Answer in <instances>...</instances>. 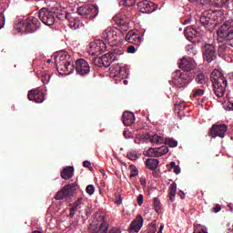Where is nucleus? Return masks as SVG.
<instances>
[{"instance_id":"1","label":"nucleus","mask_w":233,"mask_h":233,"mask_svg":"<svg viewBox=\"0 0 233 233\" xmlns=\"http://www.w3.org/2000/svg\"><path fill=\"white\" fill-rule=\"evenodd\" d=\"M223 43L218 46V54L219 57H225L228 52V46L233 48V18L226 20L217 31Z\"/></svg>"},{"instance_id":"2","label":"nucleus","mask_w":233,"mask_h":233,"mask_svg":"<svg viewBox=\"0 0 233 233\" xmlns=\"http://www.w3.org/2000/svg\"><path fill=\"white\" fill-rule=\"evenodd\" d=\"M225 20V11L223 10H207L204 11L199 18L200 25L208 30H212L218 23H223Z\"/></svg>"},{"instance_id":"3","label":"nucleus","mask_w":233,"mask_h":233,"mask_svg":"<svg viewBox=\"0 0 233 233\" xmlns=\"http://www.w3.org/2000/svg\"><path fill=\"white\" fill-rule=\"evenodd\" d=\"M210 80L215 96L218 98L223 97L225 92H227V78L223 76V74L219 70L215 69L211 72Z\"/></svg>"},{"instance_id":"4","label":"nucleus","mask_w":233,"mask_h":233,"mask_svg":"<svg viewBox=\"0 0 233 233\" xmlns=\"http://www.w3.org/2000/svg\"><path fill=\"white\" fill-rule=\"evenodd\" d=\"M121 35H123V32L119 29L114 27H107L103 31L101 35V38L105 40L106 43H108L111 46H114L121 41Z\"/></svg>"},{"instance_id":"5","label":"nucleus","mask_w":233,"mask_h":233,"mask_svg":"<svg viewBox=\"0 0 233 233\" xmlns=\"http://www.w3.org/2000/svg\"><path fill=\"white\" fill-rule=\"evenodd\" d=\"M172 77L177 88H187L188 84L192 83L195 76L188 73H182L180 70H177L172 74Z\"/></svg>"},{"instance_id":"6","label":"nucleus","mask_w":233,"mask_h":233,"mask_svg":"<svg viewBox=\"0 0 233 233\" xmlns=\"http://www.w3.org/2000/svg\"><path fill=\"white\" fill-rule=\"evenodd\" d=\"M202 57L206 63H212L218 59V51L216 50V45L204 44L201 46Z\"/></svg>"},{"instance_id":"7","label":"nucleus","mask_w":233,"mask_h":233,"mask_svg":"<svg viewBox=\"0 0 233 233\" xmlns=\"http://www.w3.org/2000/svg\"><path fill=\"white\" fill-rule=\"evenodd\" d=\"M77 14L85 19H94L99 14V9L96 5L86 4L77 8Z\"/></svg>"},{"instance_id":"8","label":"nucleus","mask_w":233,"mask_h":233,"mask_svg":"<svg viewBox=\"0 0 233 233\" xmlns=\"http://www.w3.org/2000/svg\"><path fill=\"white\" fill-rule=\"evenodd\" d=\"M40 21L46 26H52L56 23V14L46 7H43L38 12Z\"/></svg>"},{"instance_id":"9","label":"nucleus","mask_w":233,"mask_h":233,"mask_svg":"<svg viewBox=\"0 0 233 233\" xmlns=\"http://www.w3.org/2000/svg\"><path fill=\"white\" fill-rule=\"evenodd\" d=\"M77 183H71L66 186H64L55 196V199L57 201H61V199H65V198H69L70 196H74L76 191L77 190Z\"/></svg>"},{"instance_id":"10","label":"nucleus","mask_w":233,"mask_h":233,"mask_svg":"<svg viewBox=\"0 0 233 233\" xmlns=\"http://www.w3.org/2000/svg\"><path fill=\"white\" fill-rule=\"evenodd\" d=\"M89 54L91 56H101L104 52H106V44L103 40H96L89 44Z\"/></svg>"},{"instance_id":"11","label":"nucleus","mask_w":233,"mask_h":233,"mask_svg":"<svg viewBox=\"0 0 233 233\" xmlns=\"http://www.w3.org/2000/svg\"><path fill=\"white\" fill-rule=\"evenodd\" d=\"M179 68L184 71L185 74H189V76H194L192 70L196 68V60L192 57H183L179 63Z\"/></svg>"},{"instance_id":"12","label":"nucleus","mask_w":233,"mask_h":233,"mask_svg":"<svg viewBox=\"0 0 233 233\" xmlns=\"http://www.w3.org/2000/svg\"><path fill=\"white\" fill-rule=\"evenodd\" d=\"M227 130H228V127L225 124H215L211 127L208 132V136H211V137H225V134L227 133Z\"/></svg>"},{"instance_id":"13","label":"nucleus","mask_w":233,"mask_h":233,"mask_svg":"<svg viewBox=\"0 0 233 233\" xmlns=\"http://www.w3.org/2000/svg\"><path fill=\"white\" fill-rule=\"evenodd\" d=\"M137 8L142 14H152L157 10V5L148 0H143L137 4Z\"/></svg>"},{"instance_id":"14","label":"nucleus","mask_w":233,"mask_h":233,"mask_svg":"<svg viewBox=\"0 0 233 233\" xmlns=\"http://www.w3.org/2000/svg\"><path fill=\"white\" fill-rule=\"evenodd\" d=\"M76 72L78 76H88L90 74V65L84 58L76 61Z\"/></svg>"},{"instance_id":"15","label":"nucleus","mask_w":233,"mask_h":233,"mask_svg":"<svg viewBox=\"0 0 233 233\" xmlns=\"http://www.w3.org/2000/svg\"><path fill=\"white\" fill-rule=\"evenodd\" d=\"M40 26L41 22H39L36 17L30 16L25 19V32H27V34H34V32H36Z\"/></svg>"},{"instance_id":"16","label":"nucleus","mask_w":233,"mask_h":233,"mask_svg":"<svg viewBox=\"0 0 233 233\" xmlns=\"http://www.w3.org/2000/svg\"><path fill=\"white\" fill-rule=\"evenodd\" d=\"M27 97L29 101H35V103H43V101H45V93L39 89H32L28 92Z\"/></svg>"},{"instance_id":"17","label":"nucleus","mask_w":233,"mask_h":233,"mask_svg":"<svg viewBox=\"0 0 233 233\" xmlns=\"http://www.w3.org/2000/svg\"><path fill=\"white\" fill-rule=\"evenodd\" d=\"M89 230L91 233H106L108 232V223L106 221H103L99 224H90Z\"/></svg>"},{"instance_id":"18","label":"nucleus","mask_w":233,"mask_h":233,"mask_svg":"<svg viewBox=\"0 0 233 233\" xmlns=\"http://www.w3.org/2000/svg\"><path fill=\"white\" fill-rule=\"evenodd\" d=\"M143 227V217L141 215H137V218L131 222L128 230L129 232L137 233L141 230Z\"/></svg>"},{"instance_id":"19","label":"nucleus","mask_w":233,"mask_h":233,"mask_svg":"<svg viewBox=\"0 0 233 233\" xmlns=\"http://www.w3.org/2000/svg\"><path fill=\"white\" fill-rule=\"evenodd\" d=\"M69 61H72V57L70 56V55H67L66 53H63L56 56L55 58L56 70L59 69V66H64V65H66Z\"/></svg>"},{"instance_id":"20","label":"nucleus","mask_w":233,"mask_h":233,"mask_svg":"<svg viewBox=\"0 0 233 233\" xmlns=\"http://www.w3.org/2000/svg\"><path fill=\"white\" fill-rule=\"evenodd\" d=\"M65 18L68 21L70 28H74V30H77V28H79V25H81L79 17L73 16L72 14L66 13L65 15Z\"/></svg>"},{"instance_id":"21","label":"nucleus","mask_w":233,"mask_h":233,"mask_svg":"<svg viewBox=\"0 0 233 233\" xmlns=\"http://www.w3.org/2000/svg\"><path fill=\"white\" fill-rule=\"evenodd\" d=\"M126 41L127 43H132L133 45H137L139 46L141 45V36L134 31H129L126 35Z\"/></svg>"},{"instance_id":"22","label":"nucleus","mask_w":233,"mask_h":233,"mask_svg":"<svg viewBox=\"0 0 233 233\" xmlns=\"http://www.w3.org/2000/svg\"><path fill=\"white\" fill-rule=\"evenodd\" d=\"M122 121L126 127H130L134 125V122L136 121V116L132 112L126 111L123 113Z\"/></svg>"},{"instance_id":"23","label":"nucleus","mask_w":233,"mask_h":233,"mask_svg":"<svg viewBox=\"0 0 233 233\" xmlns=\"http://www.w3.org/2000/svg\"><path fill=\"white\" fill-rule=\"evenodd\" d=\"M76 66H74L72 60H69L66 65L60 66L59 69H57V72H59V74L69 75L72 74V72H74Z\"/></svg>"},{"instance_id":"24","label":"nucleus","mask_w":233,"mask_h":233,"mask_svg":"<svg viewBox=\"0 0 233 233\" xmlns=\"http://www.w3.org/2000/svg\"><path fill=\"white\" fill-rule=\"evenodd\" d=\"M62 179H72L74 177V167H66L60 174Z\"/></svg>"},{"instance_id":"25","label":"nucleus","mask_w":233,"mask_h":233,"mask_svg":"<svg viewBox=\"0 0 233 233\" xmlns=\"http://www.w3.org/2000/svg\"><path fill=\"white\" fill-rule=\"evenodd\" d=\"M185 37L187 41H192L195 37H198V31L192 26H188L184 30Z\"/></svg>"},{"instance_id":"26","label":"nucleus","mask_w":233,"mask_h":233,"mask_svg":"<svg viewBox=\"0 0 233 233\" xmlns=\"http://www.w3.org/2000/svg\"><path fill=\"white\" fill-rule=\"evenodd\" d=\"M102 60H103L105 68H108V66H110V65H112V63L116 61V57H114V55L109 52L102 56Z\"/></svg>"},{"instance_id":"27","label":"nucleus","mask_w":233,"mask_h":233,"mask_svg":"<svg viewBox=\"0 0 233 233\" xmlns=\"http://www.w3.org/2000/svg\"><path fill=\"white\" fill-rule=\"evenodd\" d=\"M176 192H177V185L176 183H172L168 188V198L172 203L176 200Z\"/></svg>"},{"instance_id":"28","label":"nucleus","mask_w":233,"mask_h":233,"mask_svg":"<svg viewBox=\"0 0 233 233\" xmlns=\"http://www.w3.org/2000/svg\"><path fill=\"white\" fill-rule=\"evenodd\" d=\"M146 166L149 170H156L157 169V167H159V160L156 158H147L146 160Z\"/></svg>"},{"instance_id":"29","label":"nucleus","mask_w":233,"mask_h":233,"mask_svg":"<svg viewBox=\"0 0 233 233\" xmlns=\"http://www.w3.org/2000/svg\"><path fill=\"white\" fill-rule=\"evenodd\" d=\"M149 141L155 145H163V143H165V138L156 134L149 137Z\"/></svg>"},{"instance_id":"30","label":"nucleus","mask_w":233,"mask_h":233,"mask_svg":"<svg viewBox=\"0 0 233 233\" xmlns=\"http://www.w3.org/2000/svg\"><path fill=\"white\" fill-rule=\"evenodd\" d=\"M113 21H115V23L116 25H118L119 26H125L126 25V21H125V16L121 15H116L113 17Z\"/></svg>"},{"instance_id":"31","label":"nucleus","mask_w":233,"mask_h":233,"mask_svg":"<svg viewBox=\"0 0 233 233\" xmlns=\"http://www.w3.org/2000/svg\"><path fill=\"white\" fill-rule=\"evenodd\" d=\"M230 0H209L210 5H212V6H225V5H228V2Z\"/></svg>"},{"instance_id":"32","label":"nucleus","mask_w":233,"mask_h":233,"mask_svg":"<svg viewBox=\"0 0 233 233\" xmlns=\"http://www.w3.org/2000/svg\"><path fill=\"white\" fill-rule=\"evenodd\" d=\"M115 76L116 77H127V69L125 67L117 66L115 71Z\"/></svg>"},{"instance_id":"33","label":"nucleus","mask_w":233,"mask_h":233,"mask_svg":"<svg viewBox=\"0 0 233 233\" xmlns=\"http://www.w3.org/2000/svg\"><path fill=\"white\" fill-rule=\"evenodd\" d=\"M157 149V152L156 157H161V156H165V154H168V147L167 146H162Z\"/></svg>"},{"instance_id":"34","label":"nucleus","mask_w":233,"mask_h":233,"mask_svg":"<svg viewBox=\"0 0 233 233\" xmlns=\"http://www.w3.org/2000/svg\"><path fill=\"white\" fill-rule=\"evenodd\" d=\"M194 78L198 85H205L207 83V77L201 73L197 75Z\"/></svg>"},{"instance_id":"35","label":"nucleus","mask_w":233,"mask_h":233,"mask_svg":"<svg viewBox=\"0 0 233 233\" xmlns=\"http://www.w3.org/2000/svg\"><path fill=\"white\" fill-rule=\"evenodd\" d=\"M15 28L19 33L25 32V20H22V21L18 22L17 24H15Z\"/></svg>"},{"instance_id":"36","label":"nucleus","mask_w":233,"mask_h":233,"mask_svg":"<svg viewBox=\"0 0 233 233\" xmlns=\"http://www.w3.org/2000/svg\"><path fill=\"white\" fill-rule=\"evenodd\" d=\"M136 0H119L120 6H134Z\"/></svg>"},{"instance_id":"37","label":"nucleus","mask_w":233,"mask_h":233,"mask_svg":"<svg viewBox=\"0 0 233 233\" xmlns=\"http://www.w3.org/2000/svg\"><path fill=\"white\" fill-rule=\"evenodd\" d=\"M165 145H168L171 148H176L177 147V141L171 139V138H166L164 140Z\"/></svg>"},{"instance_id":"38","label":"nucleus","mask_w":233,"mask_h":233,"mask_svg":"<svg viewBox=\"0 0 233 233\" xmlns=\"http://www.w3.org/2000/svg\"><path fill=\"white\" fill-rule=\"evenodd\" d=\"M187 51L189 56H196L198 54V49H196V45H189L187 46Z\"/></svg>"},{"instance_id":"39","label":"nucleus","mask_w":233,"mask_h":233,"mask_svg":"<svg viewBox=\"0 0 233 233\" xmlns=\"http://www.w3.org/2000/svg\"><path fill=\"white\" fill-rule=\"evenodd\" d=\"M124 50L123 48H116L114 49L112 52H109V54H112L113 55V58L115 57V61L116 59L117 58V56H123L124 54Z\"/></svg>"},{"instance_id":"40","label":"nucleus","mask_w":233,"mask_h":233,"mask_svg":"<svg viewBox=\"0 0 233 233\" xmlns=\"http://www.w3.org/2000/svg\"><path fill=\"white\" fill-rule=\"evenodd\" d=\"M153 207H154L156 212H159L161 210V202L159 201V198H154Z\"/></svg>"},{"instance_id":"41","label":"nucleus","mask_w":233,"mask_h":233,"mask_svg":"<svg viewBox=\"0 0 233 233\" xmlns=\"http://www.w3.org/2000/svg\"><path fill=\"white\" fill-rule=\"evenodd\" d=\"M93 63H94L95 66H104L103 56L102 57H94Z\"/></svg>"},{"instance_id":"42","label":"nucleus","mask_w":233,"mask_h":233,"mask_svg":"<svg viewBox=\"0 0 233 233\" xmlns=\"http://www.w3.org/2000/svg\"><path fill=\"white\" fill-rule=\"evenodd\" d=\"M130 168V177H136V176H137V174H139V171L137 170V167H136V166H129Z\"/></svg>"},{"instance_id":"43","label":"nucleus","mask_w":233,"mask_h":233,"mask_svg":"<svg viewBox=\"0 0 233 233\" xmlns=\"http://www.w3.org/2000/svg\"><path fill=\"white\" fill-rule=\"evenodd\" d=\"M147 156L148 157H156V156H157V148L150 147V148L147 150Z\"/></svg>"},{"instance_id":"44","label":"nucleus","mask_w":233,"mask_h":233,"mask_svg":"<svg viewBox=\"0 0 233 233\" xmlns=\"http://www.w3.org/2000/svg\"><path fill=\"white\" fill-rule=\"evenodd\" d=\"M42 83H44V85H48V83H50V74H42Z\"/></svg>"},{"instance_id":"45","label":"nucleus","mask_w":233,"mask_h":233,"mask_svg":"<svg viewBox=\"0 0 233 233\" xmlns=\"http://www.w3.org/2000/svg\"><path fill=\"white\" fill-rule=\"evenodd\" d=\"M86 194H89V196L94 195V192H96V187H94V185H88L86 187Z\"/></svg>"},{"instance_id":"46","label":"nucleus","mask_w":233,"mask_h":233,"mask_svg":"<svg viewBox=\"0 0 233 233\" xmlns=\"http://www.w3.org/2000/svg\"><path fill=\"white\" fill-rule=\"evenodd\" d=\"M205 94V90L203 89H197L193 91V97H201Z\"/></svg>"},{"instance_id":"47","label":"nucleus","mask_w":233,"mask_h":233,"mask_svg":"<svg viewBox=\"0 0 233 233\" xmlns=\"http://www.w3.org/2000/svg\"><path fill=\"white\" fill-rule=\"evenodd\" d=\"M127 157L128 159H131V161H136V159H137V155L135 152H128Z\"/></svg>"},{"instance_id":"48","label":"nucleus","mask_w":233,"mask_h":233,"mask_svg":"<svg viewBox=\"0 0 233 233\" xmlns=\"http://www.w3.org/2000/svg\"><path fill=\"white\" fill-rule=\"evenodd\" d=\"M150 229L148 233H156L157 231V228L156 227V223H151L149 225Z\"/></svg>"},{"instance_id":"49","label":"nucleus","mask_w":233,"mask_h":233,"mask_svg":"<svg viewBox=\"0 0 233 233\" xmlns=\"http://www.w3.org/2000/svg\"><path fill=\"white\" fill-rule=\"evenodd\" d=\"M83 202V198H78L75 203H73V208H76L77 207H79V205H81V203Z\"/></svg>"},{"instance_id":"50","label":"nucleus","mask_w":233,"mask_h":233,"mask_svg":"<svg viewBox=\"0 0 233 233\" xmlns=\"http://www.w3.org/2000/svg\"><path fill=\"white\" fill-rule=\"evenodd\" d=\"M213 212H215V214H218V212L221 211V205L217 204L214 208H213Z\"/></svg>"},{"instance_id":"51","label":"nucleus","mask_w":233,"mask_h":233,"mask_svg":"<svg viewBox=\"0 0 233 233\" xmlns=\"http://www.w3.org/2000/svg\"><path fill=\"white\" fill-rule=\"evenodd\" d=\"M76 210H77L76 208L72 207L69 209V218H74V216H76Z\"/></svg>"},{"instance_id":"52","label":"nucleus","mask_w":233,"mask_h":233,"mask_svg":"<svg viewBox=\"0 0 233 233\" xmlns=\"http://www.w3.org/2000/svg\"><path fill=\"white\" fill-rule=\"evenodd\" d=\"M5 26V15H0V29Z\"/></svg>"},{"instance_id":"53","label":"nucleus","mask_w":233,"mask_h":233,"mask_svg":"<svg viewBox=\"0 0 233 233\" xmlns=\"http://www.w3.org/2000/svg\"><path fill=\"white\" fill-rule=\"evenodd\" d=\"M136 52V47L134 46H127V53L134 54Z\"/></svg>"},{"instance_id":"54","label":"nucleus","mask_w":233,"mask_h":233,"mask_svg":"<svg viewBox=\"0 0 233 233\" xmlns=\"http://www.w3.org/2000/svg\"><path fill=\"white\" fill-rule=\"evenodd\" d=\"M173 172L175 174H181V167H179V166H175V167H173Z\"/></svg>"},{"instance_id":"55","label":"nucleus","mask_w":233,"mask_h":233,"mask_svg":"<svg viewBox=\"0 0 233 233\" xmlns=\"http://www.w3.org/2000/svg\"><path fill=\"white\" fill-rule=\"evenodd\" d=\"M143 201H144V198H143V195H138L137 197V203L139 205V207H141V205H143Z\"/></svg>"},{"instance_id":"56","label":"nucleus","mask_w":233,"mask_h":233,"mask_svg":"<svg viewBox=\"0 0 233 233\" xmlns=\"http://www.w3.org/2000/svg\"><path fill=\"white\" fill-rule=\"evenodd\" d=\"M91 165L92 164L88 160L83 162V167H85L86 168H90Z\"/></svg>"},{"instance_id":"57","label":"nucleus","mask_w":233,"mask_h":233,"mask_svg":"<svg viewBox=\"0 0 233 233\" xmlns=\"http://www.w3.org/2000/svg\"><path fill=\"white\" fill-rule=\"evenodd\" d=\"M108 233H121V230H119L117 228H115L110 229Z\"/></svg>"},{"instance_id":"58","label":"nucleus","mask_w":233,"mask_h":233,"mask_svg":"<svg viewBox=\"0 0 233 233\" xmlns=\"http://www.w3.org/2000/svg\"><path fill=\"white\" fill-rule=\"evenodd\" d=\"M140 184L142 187H147V180L145 178H140Z\"/></svg>"},{"instance_id":"59","label":"nucleus","mask_w":233,"mask_h":233,"mask_svg":"<svg viewBox=\"0 0 233 233\" xmlns=\"http://www.w3.org/2000/svg\"><path fill=\"white\" fill-rule=\"evenodd\" d=\"M116 205H121L123 203V198L121 197H118V198L116 200Z\"/></svg>"},{"instance_id":"60","label":"nucleus","mask_w":233,"mask_h":233,"mask_svg":"<svg viewBox=\"0 0 233 233\" xmlns=\"http://www.w3.org/2000/svg\"><path fill=\"white\" fill-rule=\"evenodd\" d=\"M190 21H192V19L191 18H187V19L184 20L182 25H189Z\"/></svg>"},{"instance_id":"61","label":"nucleus","mask_w":233,"mask_h":233,"mask_svg":"<svg viewBox=\"0 0 233 233\" xmlns=\"http://www.w3.org/2000/svg\"><path fill=\"white\" fill-rule=\"evenodd\" d=\"M175 108H177L178 110H181V108H183V106H181L180 104H176Z\"/></svg>"},{"instance_id":"62","label":"nucleus","mask_w":233,"mask_h":233,"mask_svg":"<svg viewBox=\"0 0 233 233\" xmlns=\"http://www.w3.org/2000/svg\"><path fill=\"white\" fill-rule=\"evenodd\" d=\"M163 228H165V226L161 225L157 233H163Z\"/></svg>"},{"instance_id":"63","label":"nucleus","mask_w":233,"mask_h":233,"mask_svg":"<svg viewBox=\"0 0 233 233\" xmlns=\"http://www.w3.org/2000/svg\"><path fill=\"white\" fill-rule=\"evenodd\" d=\"M169 165H170L171 168H173V169L175 168V167H177L176 162H170Z\"/></svg>"},{"instance_id":"64","label":"nucleus","mask_w":233,"mask_h":233,"mask_svg":"<svg viewBox=\"0 0 233 233\" xmlns=\"http://www.w3.org/2000/svg\"><path fill=\"white\" fill-rule=\"evenodd\" d=\"M228 107H229L231 110H233V103H230V104L228 105Z\"/></svg>"}]
</instances>
